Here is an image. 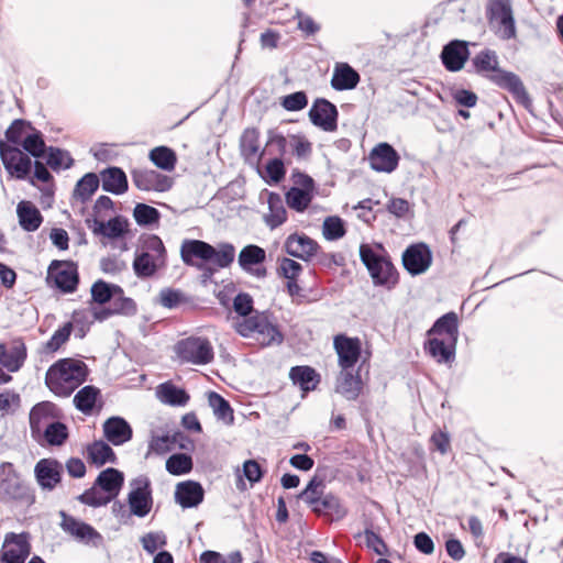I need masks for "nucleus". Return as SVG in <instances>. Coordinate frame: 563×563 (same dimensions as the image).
<instances>
[{
	"instance_id": "f257e3e1",
	"label": "nucleus",
	"mask_w": 563,
	"mask_h": 563,
	"mask_svg": "<svg viewBox=\"0 0 563 563\" xmlns=\"http://www.w3.org/2000/svg\"><path fill=\"white\" fill-rule=\"evenodd\" d=\"M498 56L493 49H484L474 56L472 65L475 71L487 77L499 88L507 90L515 100L528 108L531 106V99L526 87L518 75L498 67Z\"/></svg>"
},
{
	"instance_id": "f03ea898",
	"label": "nucleus",
	"mask_w": 563,
	"mask_h": 563,
	"mask_svg": "<svg viewBox=\"0 0 563 563\" xmlns=\"http://www.w3.org/2000/svg\"><path fill=\"white\" fill-rule=\"evenodd\" d=\"M85 362L75 358H60L52 364L45 374L47 388L57 397H69L88 377Z\"/></svg>"
},
{
	"instance_id": "7ed1b4c3",
	"label": "nucleus",
	"mask_w": 563,
	"mask_h": 563,
	"mask_svg": "<svg viewBox=\"0 0 563 563\" xmlns=\"http://www.w3.org/2000/svg\"><path fill=\"white\" fill-rule=\"evenodd\" d=\"M360 258L375 286L383 287L387 290H391L397 286L399 274L383 244H361Z\"/></svg>"
},
{
	"instance_id": "20e7f679",
	"label": "nucleus",
	"mask_w": 563,
	"mask_h": 563,
	"mask_svg": "<svg viewBox=\"0 0 563 563\" xmlns=\"http://www.w3.org/2000/svg\"><path fill=\"white\" fill-rule=\"evenodd\" d=\"M233 328L241 336L254 339L263 347L279 345L284 341V334L269 311H255L249 318L234 319Z\"/></svg>"
},
{
	"instance_id": "39448f33",
	"label": "nucleus",
	"mask_w": 563,
	"mask_h": 563,
	"mask_svg": "<svg viewBox=\"0 0 563 563\" xmlns=\"http://www.w3.org/2000/svg\"><path fill=\"white\" fill-rule=\"evenodd\" d=\"M180 255L186 265L197 268H202V264L196 263L194 258L212 263L217 268H227L234 262L235 247L231 243H220L216 249L201 240H187L181 245Z\"/></svg>"
},
{
	"instance_id": "423d86ee",
	"label": "nucleus",
	"mask_w": 563,
	"mask_h": 563,
	"mask_svg": "<svg viewBox=\"0 0 563 563\" xmlns=\"http://www.w3.org/2000/svg\"><path fill=\"white\" fill-rule=\"evenodd\" d=\"M0 499L3 501H20L26 505H31L35 500L31 487L10 462L0 464Z\"/></svg>"
},
{
	"instance_id": "0eeeda50",
	"label": "nucleus",
	"mask_w": 563,
	"mask_h": 563,
	"mask_svg": "<svg viewBox=\"0 0 563 563\" xmlns=\"http://www.w3.org/2000/svg\"><path fill=\"white\" fill-rule=\"evenodd\" d=\"M175 351L179 360L194 365H207L214 358L213 346L207 338L189 336L180 340Z\"/></svg>"
},
{
	"instance_id": "6e6552de",
	"label": "nucleus",
	"mask_w": 563,
	"mask_h": 563,
	"mask_svg": "<svg viewBox=\"0 0 563 563\" xmlns=\"http://www.w3.org/2000/svg\"><path fill=\"white\" fill-rule=\"evenodd\" d=\"M487 16L499 38L511 40L516 37L515 19L511 7L507 1L492 0L488 4Z\"/></svg>"
},
{
	"instance_id": "1a4fd4ad",
	"label": "nucleus",
	"mask_w": 563,
	"mask_h": 563,
	"mask_svg": "<svg viewBox=\"0 0 563 563\" xmlns=\"http://www.w3.org/2000/svg\"><path fill=\"white\" fill-rule=\"evenodd\" d=\"M31 553L27 533L10 532L5 536L0 551L1 563H25Z\"/></svg>"
},
{
	"instance_id": "9d476101",
	"label": "nucleus",
	"mask_w": 563,
	"mask_h": 563,
	"mask_svg": "<svg viewBox=\"0 0 563 563\" xmlns=\"http://www.w3.org/2000/svg\"><path fill=\"white\" fill-rule=\"evenodd\" d=\"M0 156L5 169L18 179H24L30 174L32 161L18 147L0 141Z\"/></svg>"
},
{
	"instance_id": "9b49d317",
	"label": "nucleus",
	"mask_w": 563,
	"mask_h": 563,
	"mask_svg": "<svg viewBox=\"0 0 563 563\" xmlns=\"http://www.w3.org/2000/svg\"><path fill=\"white\" fill-rule=\"evenodd\" d=\"M133 185L143 191L164 192L173 187L172 177L153 169H133L131 172Z\"/></svg>"
},
{
	"instance_id": "f8f14e48",
	"label": "nucleus",
	"mask_w": 563,
	"mask_h": 563,
	"mask_svg": "<svg viewBox=\"0 0 563 563\" xmlns=\"http://www.w3.org/2000/svg\"><path fill=\"white\" fill-rule=\"evenodd\" d=\"M62 416L60 409L51 401L36 404L30 411V430L34 439L38 437L48 426L56 422Z\"/></svg>"
},
{
	"instance_id": "ddd939ff",
	"label": "nucleus",
	"mask_w": 563,
	"mask_h": 563,
	"mask_svg": "<svg viewBox=\"0 0 563 563\" xmlns=\"http://www.w3.org/2000/svg\"><path fill=\"white\" fill-rule=\"evenodd\" d=\"M432 263V253L424 243L409 245L402 253V265L412 276L424 273Z\"/></svg>"
},
{
	"instance_id": "4468645a",
	"label": "nucleus",
	"mask_w": 563,
	"mask_h": 563,
	"mask_svg": "<svg viewBox=\"0 0 563 563\" xmlns=\"http://www.w3.org/2000/svg\"><path fill=\"white\" fill-rule=\"evenodd\" d=\"M308 114L312 124L323 131L333 132L338 128V109L327 99H316Z\"/></svg>"
},
{
	"instance_id": "2eb2a0df",
	"label": "nucleus",
	"mask_w": 563,
	"mask_h": 563,
	"mask_svg": "<svg viewBox=\"0 0 563 563\" xmlns=\"http://www.w3.org/2000/svg\"><path fill=\"white\" fill-rule=\"evenodd\" d=\"M136 488L129 494L128 501L131 514L143 518L148 515L152 509L153 498L150 479L145 476L135 479Z\"/></svg>"
},
{
	"instance_id": "dca6fc26",
	"label": "nucleus",
	"mask_w": 563,
	"mask_h": 563,
	"mask_svg": "<svg viewBox=\"0 0 563 563\" xmlns=\"http://www.w3.org/2000/svg\"><path fill=\"white\" fill-rule=\"evenodd\" d=\"M265 260L266 251L255 244L244 246L238 257L241 269L257 278H265L267 275V271L263 266Z\"/></svg>"
},
{
	"instance_id": "f3484780",
	"label": "nucleus",
	"mask_w": 563,
	"mask_h": 563,
	"mask_svg": "<svg viewBox=\"0 0 563 563\" xmlns=\"http://www.w3.org/2000/svg\"><path fill=\"white\" fill-rule=\"evenodd\" d=\"M27 357L26 345L22 339L0 343V365L10 373H15L24 365Z\"/></svg>"
},
{
	"instance_id": "a211bd4d",
	"label": "nucleus",
	"mask_w": 563,
	"mask_h": 563,
	"mask_svg": "<svg viewBox=\"0 0 563 563\" xmlns=\"http://www.w3.org/2000/svg\"><path fill=\"white\" fill-rule=\"evenodd\" d=\"M399 161L397 151L386 142L377 144L368 155L372 169L379 173H393L398 167Z\"/></svg>"
},
{
	"instance_id": "6ab92c4d",
	"label": "nucleus",
	"mask_w": 563,
	"mask_h": 563,
	"mask_svg": "<svg viewBox=\"0 0 563 563\" xmlns=\"http://www.w3.org/2000/svg\"><path fill=\"white\" fill-rule=\"evenodd\" d=\"M333 344L339 356L340 367L342 369L352 368L357 363L362 353L360 339L338 334L334 338Z\"/></svg>"
},
{
	"instance_id": "aec40b11",
	"label": "nucleus",
	"mask_w": 563,
	"mask_h": 563,
	"mask_svg": "<svg viewBox=\"0 0 563 563\" xmlns=\"http://www.w3.org/2000/svg\"><path fill=\"white\" fill-rule=\"evenodd\" d=\"M284 247L288 255L305 262L310 261L320 250V245L317 241L303 233H292L288 235Z\"/></svg>"
},
{
	"instance_id": "412c9836",
	"label": "nucleus",
	"mask_w": 563,
	"mask_h": 563,
	"mask_svg": "<svg viewBox=\"0 0 563 563\" xmlns=\"http://www.w3.org/2000/svg\"><path fill=\"white\" fill-rule=\"evenodd\" d=\"M55 269V284L63 292L70 294L79 283L77 264L71 261H53L49 271Z\"/></svg>"
},
{
	"instance_id": "4be33fe9",
	"label": "nucleus",
	"mask_w": 563,
	"mask_h": 563,
	"mask_svg": "<svg viewBox=\"0 0 563 563\" xmlns=\"http://www.w3.org/2000/svg\"><path fill=\"white\" fill-rule=\"evenodd\" d=\"M470 57L468 44L465 41L453 40L441 52V60L449 71H459Z\"/></svg>"
},
{
	"instance_id": "5701e85b",
	"label": "nucleus",
	"mask_w": 563,
	"mask_h": 563,
	"mask_svg": "<svg viewBox=\"0 0 563 563\" xmlns=\"http://www.w3.org/2000/svg\"><path fill=\"white\" fill-rule=\"evenodd\" d=\"M102 429L104 438L115 446L129 442L133 437L130 423L119 416L108 418L103 422Z\"/></svg>"
},
{
	"instance_id": "b1692460",
	"label": "nucleus",
	"mask_w": 563,
	"mask_h": 563,
	"mask_svg": "<svg viewBox=\"0 0 563 563\" xmlns=\"http://www.w3.org/2000/svg\"><path fill=\"white\" fill-rule=\"evenodd\" d=\"M63 465L53 459L40 460L34 468L35 477L40 486L44 489L52 490L59 482Z\"/></svg>"
},
{
	"instance_id": "393cba45",
	"label": "nucleus",
	"mask_w": 563,
	"mask_h": 563,
	"mask_svg": "<svg viewBox=\"0 0 563 563\" xmlns=\"http://www.w3.org/2000/svg\"><path fill=\"white\" fill-rule=\"evenodd\" d=\"M86 224L95 235L108 239L123 236L128 228V221L122 217H114L107 222L100 221L97 218H87Z\"/></svg>"
},
{
	"instance_id": "a878e982",
	"label": "nucleus",
	"mask_w": 563,
	"mask_h": 563,
	"mask_svg": "<svg viewBox=\"0 0 563 563\" xmlns=\"http://www.w3.org/2000/svg\"><path fill=\"white\" fill-rule=\"evenodd\" d=\"M60 516L63 518L60 523L62 529L78 541L89 542L93 539L101 538L100 533L92 526L73 516H68L64 511L60 512Z\"/></svg>"
},
{
	"instance_id": "bb28decb",
	"label": "nucleus",
	"mask_w": 563,
	"mask_h": 563,
	"mask_svg": "<svg viewBox=\"0 0 563 563\" xmlns=\"http://www.w3.org/2000/svg\"><path fill=\"white\" fill-rule=\"evenodd\" d=\"M205 490L198 482L186 481L177 484L175 500L183 508H194L202 503Z\"/></svg>"
},
{
	"instance_id": "cd10ccee",
	"label": "nucleus",
	"mask_w": 563,
	"mask_h": 563,
	"mask_svg": "<svg viewBox=\"0 0 563 563\" xmlns=\"http://www.w3.org/2000/svg\"><path fill=\"white\" fill-rule=\"evenodd\" d=\"M101 187L113 195H122L129 188L128 177L122 168L112 166L100 173Z\"/></svg>"
},
{
	"instance_id": "c85d7f7f",
	"label": "nucleus",
	"mask_w": 563,
	"mask_h": 563,
	"mask_svg": "<svg viewBox=\"0 0 563 563\" xmlns=\"http://www.w3.org/2000/svg\"><path fill=\"white\" fill-rule=\"evenodd\" d=\"M361 80L358 73L347 63L335 65L331 78V86L336 91L354 89Z\"/></svg>"
},
{
	"instance_id": "c756f323",
	"label": "nucleus",
	"mask_w": 563,
	"mask_h": 563,
	"mask_svg": "<svg viewBox=\"0 0 563 563\" xmlns=\"http://www.w3.org/2000/svg\"><path fill=\"white\" fill-rule=\"evenodd\" d=\"M428 336L445 335L449 341L456 342L459 338V319L455 312L440 317L427 332Z\"/></svg>"
},
{
	"instance_id": "7c9ffc66",
	"label": "nucleus",
	"mask_w": 563,
	"mask_h": 563,
	"mask_svg": "<svg viewBox=\"0 0 563 563\" xmlns=\"http://www.w3.org/2000/svg\"><path fill=\"white\" fill-rule=\"evenodd\" d=\"M111 500H113L120 493L124 483L123 473L117 468L108 467L100 472L95 481Z\"/></svg>"
},
{
	"instance_id": "2f4dec72",
	"label": "nucleus",
	"mask_w": 563,
	"mask_h": 563,
	"mask_svg": "<svg viewBox=\"0 0 563 563\" xmlns=\"http://www.w3.org/2000/svg\"><path fill=\"white\" fill-rule=\"evenodd\" d=\"M456 342H452L437 336H429L424 343V350L438 362L450 363L455 356Z\"/></svg>"
},
{
	"instance_id": "473e14b6",
	"label": "nucleus",
	"mask_w": 563,
	"mask_h": 563,
	"mask_svg": "<svg viewBox=\"0 0 563 563\" xmlns=\"http://www.w3.org/2000/svg\"><path fill=\"white\" fill-rule=\"evenodd\" d=\"M16 214L20 227L26 232L36 231L43 222V216L31 201H20L16 207Z\"/></svg>"
},
{
	"instance_id": "72a5a7b5",
	"label": "nucleus",
	"mask_w": 563,
	"mask_h": 563,
	"mask_svg": "<svg viewBox=\"0 0 563 563\" xmlns=\"http://www.w3.org/2000/svg\"><path fill=\"white\" fill-rule=\"evenodd\" d=\"M363 389V382L358 372L353 374L349 369H342L338 377L336 391L347 400H355Z\"/></svg>"
},
{
	"instance_id": "f704fd0d",
	"label": "nucleus",
	"mask_w": 563,
	"mask_h": 563,
	"mask_svg": "<svg viewBox=\"0 0 563 563\" xmlns=\"http://www.w3.org/2000/svg\"><path fill=\"white\" fill-rule=\"evenodd\" d=\"M267 203L268 213L264 216V221L271 230H274L286 222L287 211L279 194L271 192Z\"/></svg>"
},
{
	"instance_id": "c9c22d12",
	"label": "nucleus",
	"mask_w": 563,
	"mask_h": 563,
	"mask_svg": "<svg viewBox=\"0 0 563 563\" xmlns=\"http://www.w3.org/2000/svg\"><path fill=\"white\" fill-rule=\"evenodd\" d=\"M68 435L69 432L67 426L57 420L33 440L40 445L60 446L66 442Z\"/></svg>"
},
{
	"instance_id": "e433bc0d",
	"label": "nucleus",
	"mask_w": 563,
	"mask_h": 563,
	"mask_svg": "<svg viewBox=\"0 0 563 563\" xmlns=\"http://www.w3.org/2000/svg\"><path fill=\"white\" fill-rule=\"evenodd\" d=\"M87 459L91 464L102 466L106 463H115L117 455L107 442L97 440L87 446Z\"/></svg>"
},
{
	"instance_id": "4c0bfd02",
	"label": "nucleus",
	"mask_w": 563,
	"mask_h": 563,
	"mask_svg": "<svg viewBox=\"0 0 563 563\" xmlns=\"http://www.w3.org/2000/svg\"><path fill=\"white\" fill-rule=\"evenodd\" d=\"M289 377L295 385H298L305 391L313 390L319 383V375L310 366L291 367Z\"/></svg>"
},
{
	"instance_id": "58836bf2",
	"label": "nucleus",
	"mask_w": 563,
	"mask_h": 563,
	"mask_svg": "<svg viewBox=\"0 0 563 563\" xmlns=\"http://www.w3.org/2000/svg\"><path fill=\"white\" fill-rule=\"evenodd\" d=\"M100 398V389L92 385H87L79 389L74 396V406L85 415H91L96 402Z\"/></svg>"
},
{
	"instance_id": "ea45409f",
	"label": "nucleus",
	"mask_w": 563,
	"mask_h": 563,
	"mask_svg": "<svg viewBox=\"0 0 563 563\" xmlns=\"http://www.w3.org/2000/svg\"><path fill=\"white\" fill-rule=\"evenodd\" d=\"M157 396L162 402L170 406H185L189 401V395L183 388L172 383H163L157 387Z\"/></svg>"
},
{
	"instance_id": "a19ab883",
	"label": "nucleus",
	"mask_w": 563,
	"mask_h": 563,
	"mask_svg": "<svg viewBox=\"0 0 563 563\" xmlns=\"http://www.w3.org/2000/svg\"><path fill=\"white\" fill-rule=\"evenodd\" d=\"M208 402L218 420H221L229 426L234 422L233 409L230 402L220 394L216 391H209Z\"/></svg>"
},
{
	"instance_id": "79ce46f5",
	"label": "nucleus",
	"mask_w": 563,
	"mask_h": 563,
	"mask_svg": "<svg viewBox=\"0 0 563 563\" xmlns=\"http://www.w3.org/2000/svg\"><path fill=\"white\" fill-rule=\"evenodd\" d=\"M312 511L317 515H330L335 519L343 518L347 512L340 499L332 494L323 495Z\"/></svg>"
},
{
	"instance_id": "37998d69",
	"label": "nucleus",
	"mask_w": 563,
	"mask_h": 563,
	"mask_svg": "<svg viewBox=\"0 0 563 563\" xmlns=\"http://www.w3.org/2000/svg\"><path fill=\"white\" fill-rule=\"evenodd\" d=\"M148 157L156 167L166 172L174 170L177 163L176 153L167 146L151 150Z\"/></svg>"
},
{
	"instance_id": "c03bdc74",
	"label": "nucleus",
	"mask_w": 563,
	"mask_h": 563,
	"mask_svg": "<svg viewBox=\"0 0 563 563\" xmlns=\"http://www.w3.org/2000/svg\"><path fill=\"white\" fill-rule=\"evenodd\" d=\"M123 289L115 284L106 283L102 279L97 280L91 286V297L93 301L104 305L110 302L117 295H122Z\"/></svg>"
},
{
	"instance_id": "a18cd8bd",
	"label": "nucleus",
	"mask_w": 563,
	"mask_h": 563,
	"mask_svg": "<svg viewBox=\"0 0 563 563\" xmlns=\"http://www.w3.org/2000/svg\"><path fill=\"white\" fill-rule=\"evenodd\" d=\"M162 265H164L163 262L143 252L137 254L133 261L134 273L141 278L153 276Z\"/></svg>"
},
{
	"instance_id": "49530a36",
	"label": "nucleus",
	"mask_w": 563,
	"mask_h": 563,
	"mask_svg": "<svg viewBox=\"0 0 563 563\" xmlns=\"http://www.w3.org/2000/svg\"><path fill=\"white\" fill-rule=\"evenodd\" d=\"M100 178L95 173H88L76 184L74 195L81 201H88L98 189Z\"/></svg>"
},
{
	"instance_id": "de8ad7c7",
	"label": "nucleus",
	"mask_w": 563,
	"mask_h": 563,
	"mask_svg": "<svg viewBox=\"0 0 563 563\" xmlns=\"http://www.w3.org/2000/svg\"><path fill=\"white\" fill-rule=\"evenodd\" d=\"M324 483L322 478L312 477L306 488L297 495L313 509L323 496Z\"/></svg>"
},
{
	"instance_id": "09e8293b",
	"label": "nucleus",
	"mask_w": 563,
	"mask_h": 563,
	"mask_svg": "<svg viewBox=\"0 0 563 563\" xmlns=\"http://www.w3.org/2000/svg\"><path fill=\"white\" fill-rule=\"evenodd\" d=\"M286 202L289 208L297 212H303L310 205L313 196L312 192L298 187H291L285 195Z\"/></svg>"
},
{
	"instance_id": "8fccbe9b",
	"label": "nucleus",
	"mask_w": 563,
	"mask_h": 563,
	"mask_svg": "<svg viewBox=\"0 0 563 563\" xmlns=\"http://www.w3.org/2000/svg\"><path fill=\"white\" fill-rule=\"evenodd\" d=\"M192 470V459L185 453L170 455L166 461V471L172 475H184Z\"/></svg>"
},
{
	"instance_id": "3c124183",
	"label": "nucleus",
	"mask_w": 563,
	"mask_h": 563,
	"mask_svg": "<svg viewBox=\"0 0 563 563\" xmlns=\"http://www.w3.org/2000/svg\"><path fill=\"white\" fill-rule=\"evenodd\" d=\"M77 500L84 505L95 508L106 506L112 501L109 496H107V494L96 485V483H93L89 489H86L82 494H80L77 497Z\"/></svg>"
},
{
	"instance_id": "603ef678",
	"label": "nucleus",
	"mask_w": 563,
	"mask_h": 563,
	"mask_svg": "<svg viewBox=\"0 0 563 563\" xmlns=\"http://www.w3.org/2000/svg\"><path fill=\"white\" fill-rule=\"evenodd\" d=\"M73 164L74 159L67 151H63L57 147L48 148L46 165H48L53 170L59 172L62 169H67L71 167Z\"/></svg>"
},
{
	"instance_id": "864d4df0",
	"label": "nucleus",
	"mask_w": 563,
	"mask_h": 563,
	"mask_svg": "<svg viewBox=\"0 0 563 563\" xmlns=\"http://www.w3.org/2000/svg\"><path fill=\"white\" fill-rule=\"evenodd\" d=\"M240 146L246 159L254 158L260 150L257 130L246 129L241 136Z\"/></svg>"
},
{
	"instance_id": "5fc2aeb1",
	"label": "nucleus",
	"mask_w": 563,
	"mask_h": 563,
	"mask_svg": "<svg viewBox=\"0 0 563 563\" xmlns=\"http://www.w3.org/2000/svg\"><path fill=\"white\" fill-rule=\"evenodd\" d=\"M73 331V323L66 322L63 327L58 328L51 339L45 343L44 351L46 353L57 352L70 338Z\"/></svg>"
},
{
	"instance_id": "6e6d98bb",
	"label": "nucleus",
	"mask_w": 563,
	"mask_h": 563,
	"mask_svg": "<svg viewBox=\"0 0 563 563\" xmlns=\"http://www.w3.org/2000/svg\"><path fill=\"white\" fill-rule=\"evenodd\" d=\"M133 217L140 225H152L159 221L161 213L154 207L145 203H137L134 207Z\"/></svg>"
},
{
	"instance_id": "4d7b16f0",
	"label": "nucleus",
	"mask_w": 563,
	"mask_h": 563,
	"mask_svg": "<svg viewBox=\"0 0 563 563\" xmlns=\"http://www.w3.org/2000/svg\"><path fill=\"white\" fill-rule=\"evenodd\" d=\"M344 222L339 217H328L322 227V233L325 240L335 241L345 235Z\"/></svg>"
},
{
	"instance_id": "13d9d810",
	"label": "nucleus",
	"mask_w": 563,
	"mask_h": 563,
	"mask_svg": "<svg viewBox=\"0 0 563 563\" xmlns=\"http://www.w3.org/2000/svg\"><path fill=\"white\" fill-rule=\"evenodd\" d=\"M142 252L148 253L154 258L165 262L166 250L163 241L155 234L148 235L143 240Z\"/></svg>"
},
{
	"instance_id": "bf43d9fd",
	"label": "nucleus",
	"mask_w": 563,
	"mask_h": 563,
	"mask_svg": "<svg viewBox=\"0 0 563 563\" xmlns=\"http://www.w3.org/2000/svg\"><path fill=\"white\" fill-rule=\"evenodd\" d=\"M253 305L254 301L250 294L239 292L233 299V309L235 313L239 314L238 319H244L253 316L255 313Z\"/></svg>"
},
{
	"instance_id": "052dcab7",
	"label": "nucleus",
	"mask_w": 563,
	"mask_h": 563,
	"mask_svg": "<svg viewBox=\"0 0 563 563\" xmlns=\"http://www.w3.org/2000/svg\"><path fill=\"white\" fill-rule=\"evenodd\" d=\"M242 554L240 551L231 552L228 556H223L216 551H205L200 554V563H242Z\"/></svg>"
},
{
	"instance_id": "680f3d73",
	"label": "nucleus",
	"mask_w": 563,
	"mask_h": 563,
	"mask_svg": "<svg viewBox=\"0 0 563 563\" xmlns=\"http://www.w3.org/2000/svg\"><path fill=\"white\" fill-rule=\"evenodd\" d=\"M22 146L34 157H41L45 152V143L40 132L27 135L22 142Z\"/></svg>"
},
{
	"instance_id": "e2e57ef3",
	"label": "nucleus",
	"mask_w": 563,
	"mask_h": 563,
	"mask_svg": "<svg viewBox=\"0 0 563 563\" xmlns=\"http://www.w3.org/2000/svg\"><path fill=\"white\" fill-rule=\"evenodd\" d=\"M282 107L287 111H300L308 104V98L305 91H296L283 97Z\"/></svg>"
},
{
	"instance_id": "0e129e2a",
	"label": "nucleus",
	"mask_w": 563,
	"mask_h": 563,
	"mask_svg": "<svg viewBox=\"0 0 563 563\" xmlns=\"http://www.w3.org/2000/svg\"><path fill=\"white\" fill-rule=\"evenodd\" d=\"M277 272L287 280L297 279L302 272V266L295 260L283 257L279 260Z\"/></svg>"
},
{
	"instance_id": "69168bd1",
	"label": "nucleus",
	"mask_w": 563,
	"mask_h": 563,
	"mask_svg": "<svg viewBox=\"0 0 563 563\" xmlns=\"http://www.w3.org/2000/svg\"><path fill=\"white\" fill-rule=\"evenodd\" d=\"M111 307L115 314H134L136 312V305L133 299L117 295L111 299Z\"/></svg>"
},
{
	"instance_id": "338daca9",
	"label": "nucleus",
	"mask_w": 563,
	"mask_h": 563,
	"mask_svg": "<svg viewBox=\"0 0 563 563\" xmlns=\"http://www.w3.org/2000/svg\"><path fill=\"white\" fill-rule=\"evenodd\" d=\"M364 538L366 547L373 550L378 555H385L388 553V547L383 538L374 532L371 528L364 530Z\"/></svg>"
},
{
	"instance_id": "774afa93",
	"label": "nucleus",
	"mask_w": 563,
	"mask_h": 563,
	"mask_svg": "<svg viewBox=\"0 0 563 563\" xmlns=\"http://www.w3.org/2000/svg\"><path fill=\"white\" fill-rule=\"evenodd\" d=\"M170 435L169 433L153 435L148 445L150 450L156 454H165L175 450Z\"/></svg>"
}]
</instances>
